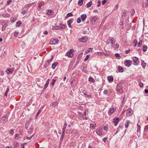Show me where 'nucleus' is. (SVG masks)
<instances>
[{"instance_id":"obj_1","label":"nucleus","mask_w":148,"mask_h":148,"mask_svg":"<svg viewBox=\"0 0 148 148\" xmlns=\"http://www.w3.org/2000/svg\"><path fill=\"white\" fill-rule=\"evenodd\" d=\"M122 84L121 83H119L116 86V90L120 94H122L123 92V90L122 87Z\"/></svg>"},{"instance_id":"obj_2","label":"nucleus","mask_w":148,"mask_h":148,"mask_svg":"<svg viewBox=\"0 0 148 148\" xmlns=\"http://www.w3.org/2000/svg\"><path fill=\"white\" fill-rule=\"evenodd\" d=\"M59 40L57 39L51 38L49 41V43L51 45H55L58 43Z\"/></svg>"},{"instance_id":"obj_3","label":"nucleus","mask_w":148,"mask_h":148,"mask_svg":"<svg viewBox=\"0 0 148 148\" xmlns=\"http://www.w3.org/2000/svg\"><path fill=\"white\" fill-rule=\"evenodd\" d=\"M103 129V126H100L96 131V133L99 136L102 135Z\"/></svg>"},{"instance_id":"obj_4","label":"nucleus","mask_w":148,"mask_h":148,"mask_svg":"<svg viewBox=\"0 0 148 148\" xmlns=\"http://www.w3.org/2000/svg\"><path fill=\"white\" fill-rule=\"evenodd\" d=\"M79 116L82 119L86 120L87 119V118L86 116V112H84L83 113H82L81 112H79L78 113Z\"/></svg>"},{"instance_id":"obj_5","label":"nucleus","mask_w":148,"mask_h":148,"mask_svg":"<svg viewBox=\"0 0 148 148\" xmlns=\"http://www.w3.org/2000/svg\"><path fill=\"white\" fill-rule=\"evenodd\" d=\"M115 42V40H114L113 38H112V46L115 49H117L119 47V44L116 43V44H114V43Z\"/></svg>"},{"instance_id":"obj_6","label":"nucleus","mask_w":148,"mask_h":148,"mask_svg":"<svg viewBox=\"0 0 148 148\" xmlns=\"http://www.w3.org/2000/svg\"><path fill=\"white\" fill-rule=\"evenodd\" d=\"M73 52H74V50L73 49H71L68 52H67L66 55L68 57H71L73 56Z\"/></svg>"},{"instance_id":"obj_7","label":"nucleus","mask_w":148,"mask_h":148,"mask_svg":"<svg viewBox=\"0 0 148 148\" xmlns=\"http://www.w3.org/2000/svg\"><path fill=\"white\" fill-rule=\"evenodd\" d=\"M119 119V118L117 117L116 118H114L113 120V123L115 126H116L118 123Z\"/></svg>"},{"instance_id":"obj_8","label":"nucleus","mask_w":148,"mask_h":148,"mask_svg":"<svg viewBox=\"0 0 148 148\" xmlns=\"http://www.w3.org/2000/svg\"><path fill=\"white\" fill-rule=\"evenodd\" d=\"M132 60L134 63V64L135 65H136L137 64L139 60L138 58L137 57H134L132 58Z\"/></svg>"},{"instance_id":"obj_9","label":"nucleus","mask_w":148,"mask_h":148,"mask_svg":"<svg viewBox=\"0 0 148 148\" xmlns=\"http://www.w3.org/2000/svg\"><path fill=\"white\" fill-rule=\"evenodd\" d=\"M132 63V61L128 60L125 61L124 62V64L126 66L129 67L130 66Z\"/></svg>"},{"instance_id":"obj_10","label":"nucleus","mask_w":148,"mask_h":148,"mask_svg":"<svg viewBox=\"0 0 148 148\" xmlns=\"http://www.w3.org/2000/svg\"><path fill=\"white\" fill-rule=\"evenodd\" d=\"M87 39L88 38L86 36H84L82 38H79L78 40L80 42H85L87 41Z\"/></svg>"},{"instance_id":"obj_11","label":"nucleus","mask_w":148,"mask_h":148,"mask_svg":"<svg viewBox=\"0 0 148 148\" xmlns=\"http://www.w3.org/2000/svg\"><path fill=\"white\" fill-rule=\"evenodd\" d=\"M133 111L132 109H128L127 111V115L128 116H131L133 114Z\"/></svg>"},{"instance_id":"obj_12","label":"nucleus","mask_w":148,"mask_h":148,"mask_svg":"<svg viewBox=\"0 0 148 148\" xmlns=\"http://www.w3.org/2000/svg\"><path fill=\"white\" fill-rule=\"evenodd\" d=\"M97 19V18L96 16H95L91 20V22L92 24H94L95 23V21Z\"/></svg>"},{"instance_id":"obj_13","label":"nucleus","mask_w":148,"mask_h":148,"mask_svg":"<svg viewBox=\"0 0 148 148\" xmlns=\"http://www.w3.org/2000/svg\"><path fill=\"white\" fill-rule=\"evenodd\" d=\"M96 126V125L95 123L93 122L90 124V128L91 129H95Z\"/></svg>"},{"instance_id":"obj_14","label":"nucleus","mask_w":148,"mask_h":148,"mask_svg":"<svg viewBox=\"0 0 148 148\" xmlns=\"http://www.w3.org/2000/svg\"><path fill=\"white\" fill-rule=\"evenodd\" d=\"M81 17L82 22H84L87 18V16L86 14H83L81 16Z\"/></svg>"},{"instance_id":"obj_15","label":"nucleus","mask_w":148,"mask_h":148,"mask_svg":"<svg viewBox=\"0 0 148 148\" xmlns=\"http://www.w3.org/2000/svg\"><path fill=\"white\" fill-rule=\"evenodd\" d=\"M54 13V12L52 10H47V14L49 15H53Z\"/></svg>"},{"instance_id":"obj_16","label":"nucleus","mask_w":148,"mask_h":148,"mask_svg":"<svg viewBox=\"0 0 148 148\" xmlns=\"http://www.w3.org/2000/svg\"><path fill=\"white\" fill-rule=\"evenodd\" d=\"M118 69L119 72L123 73L124 71L123 68L120 66H118Z\"/></svg>"},{"instance_id":"obj_17","label":"nucleus","mask_w":148,"mask_h":148,"mask_svg":"<svg viewBox=\"0 0 148 148\" xmlns=\"http://www.w3.org/2000/svg\"><path fill=\"white\" fill-rule=\"evenodd\" d=\"M14 71V70L12 69H7L6 70V72L7 74H9L10 73H12Z\"/></svg>"},{"instance_id":"obj_18","label":"nucleus","mask_w":148,"mask_h":148,"mask_svg":"<svg viewBox=\"0 0 148 148\" xmlns=\"http://www.w3.org/2000/svg\"><path fill=\"white\" fill-rule=\"evenodd\" d=\"M59 29H64L65 27V25L64 24H60L59 26Z\"/></svg>"},{"instance_id":"obj_19","label":"nucleus","mask_w":148,"mask_h":148,"mask_svg":"<svg viewBox=\"0 0 148 148\" xmlns=\"http://www.w3.org/2000/svg\"><path fill=\"white\" fill-rule=\"evenodd\" d=\"M49 79H48L46 82V83L45 84L44 87V89L45 90L48 86V84H49Z\"/></svg>"},{"instance_id":"obj_20","label":"nucleus","mask_w":148,"mask_h":148,"mask_svg":"<svg viewBox=\"0 0 148 148\" xmlns=\"http://www.w3.org/2000/svg\"><path fill=\"white\" fill-rule=\"evenodd\" d=\"M58 64V63L56 62L53 63L52 65L51 68L53 69H54Z\"/></svg>"},{"instance_id":"obj_21","label":"nucleus","mask_w":148,"mask_h":148,"mask_svg":"<svg viewBox=\"0 0 148 148\" xmlns=\"http://www.w3.org/2000/svg\"><path fill=\"white\" fill-rule=\"evenodd\" d=\"M33 127L32 126L28 131V133L29 134H32L33 132Z\"/></svg>"},{"instance_id":"obj_22","label":"nucleus","mask_w":148,"mask_h":148,"mask_svg":"<svg viewBox=\"0 0 148 148\" xmlns=\"http://www.w3.org/2000/svg\"><path fill=\"white\" fill-rule=\"evenodd\" d=\"M73 22V21H72L71 20H69L68 22H67V23H68V25L69 26V27H70V28H72V26L71 25V24Z\"/></svg>"},{"instance_id":"obj_23","label":"nucleus","mask_w":148,"mask_h":148,"mask_svg":"<svg viewBox=\"0 0 148 148\" xmlns=\"http://www.w3.org/2000/svg\"><path fill=\"white\" fill-rule=\"evenodd\" d=\"M147 47L146 45H144L143 46V51L144 52H145L147 51Z\"/></svg>"},{"instance_id":"obj_24","label":"nucleus","mask_w":148,"mask_h":148,"mask_svg":"<svg viewBox=\"0 0 148 148\" xmlns=\"http://www.w3.org/2000/svg\"><path fill=\"white\" fill-rule=\"evenodd\" d=\"M146 63L144 61H142L141 65L142 66L144 69H145V66H146Z\"/></svg>"},{"instance_id":"obj_25","label":"nucleus","mask_w":148,"mask_h":148,"mask_svg":"<svg viewBox=\"0 0 148 148\" xmlns=\"http://www.w3.org/2000/svg\"><path fill=\"white\" fill-rule=\"evenodd\" d=\"M18 145V143L17 142H14L13 143V146L14 147H17Z\"/></svg>"},{"instance_id":"obj_26","label":"nucleus","mask_w":148,"mask_h":148,"mask_svg":"<svg viewBox=\"0 0 148 148\" xmlns=\"http://www.w3.org/2000/svg\"><path fill=\"white\" fill-rule=\"evenodd\" d=\"M83 1L84 0H79L78 2V4L80 6L82 5Z\"/></svg>"},{"instance_id":"obj_27","label":"nucleus","mask_w":148,"mask_h":148,"mask_svg":"<svg viewBox=\"0 0 148 148\" xmlns=\"http://www.w3.org/2000/svg\"><path fill=\"white\" fill-rule=\"evenodd\" d=\"M137 132L140 133V126L138 123L137 124Z\"/></svg>"},{"instance_id":"obj_28","label":"nucleus","mask_w":148,"mask_h":148,"mask_svg":"<svg viewBox=\"0 0 148 148\" xmlns=\"http://www.w3.org/2000/svg\"><path fill=\"white\" fill-rule=\"evenodd\" d=\"M129 125V122L128 121H126V122L125 123V127L126 128L128 127Z\"/></svg>"},{"instance_id":"obj_29","label":"nucleus","mask_w":148,"mask_h":148,"mask_svg":"<svg viewBox=\"0 0 148 148\" xmlns=\"http://www.w3.org/2000/svg\"><path fill=\"white\" fill-rule=\"evenodd\" d=\"M92 4V2L91 1H90L88 2L86 4V7L87 8L90 7Z\"/></svg>"},{"instance_id":"obj_30","label":"nucleus","mask_w":148,"mask_h":148,"mask_svg":"<svg viewBox=\"0 0 148 148\" xmlns=\"http://www.w3.org/2000/svg\"><path fill=\"white\" fill-rule=\"evenodd\" d=\"M8 26L7 24H5L4 25L2 26V31H4L6 27Z\"/></svg>"},{"instance_id":"obj_31","label":"nucleus","mask_w":148,"mask_h":148,"mask_svg":"<svg viewBox=\"0 0 148 148\" xmlns=\"http://www.w3.org/2000/svg\"><path fill=\"white\" fill-rule=\"evenodd\" d=\"M59 29V26H55L52 28V30H58Z\"/></svg>"},{"instance_id":"obj_32","label":"nucleus","mask_w":148,"mask_h":148,"mask_svg":"<svg viewBox=\"0 0 148 148\" xmlns=\"http://www.w3.org/2000/svg\"><path fill=\"white\" fill-rule=\"evenodd\" d=\"M88 80L90 82H95L94 79L92 77H90L89 78Z\"/></svg>"},{"instance_id":"obj_33","label":"nucleus","mask_w":148,"mask_h":148,"mask_svg":"<svg viewBox=\"0 0 148 148\" xmlns=\"http://www.w3.org/2000/svg\"><path fill=\"white\" fill-rule=\"evenodd\" d=\"M58 103L57 101L54 102L52 103V106L53 107H55L58 104Z\"/></svg>"},{"instance_id":"obj_34","label":"nucleus","mask_w":148,"mask_h":148,"mask_svg":"<svg viewBox=\"0 0 148 148\" xmlns=\"http://www.w3.org/2000/svg\"><path fill=\"white\" fill-rule=\"evenodd\" d=\"M115 56L116 58L117 59H120V56L119 54V53H116L115 54Z\"/></svg>"},{"instance_id":"obj_35","label":"nucleus","mask_w":148,"mask_h":148,"mask_svg":"<svg viewBox=\"0 0 148 148\" xmlns=\"http://www.w3.org/2000/svg\"><path fill=\"white\" fill-rule=\"evenodd\" d=\"M53 55H52L51 56V58L50 59L48 60L47 61V62L48 64H49L53 60Z\"/></svg>"},{"instance_id":"obj_36","label":"nucleus","mask_w":148,"mask_h":148,"mask_svg":"<svg viewBox=\"0 0 148 148\" xmlns=\"http://www.w3.org/2000/svg\"><path fill=\"white\" fill-rule=\"evenodd\" d=\"M21 24V21H18L16 23V26L17 27H19Z\"/></svg>"},{"instance_id":"obj_37","label":"nucleus","mask_w":148,"mask_h":148,"mask_svg":"<svg viewBox=\"0 0 148 148\" xmlns=\"http://www.w3.org/2000/svg\"><path fill=\"white\" fill-rule=\"evenodd\" d=\"M41 111H42V110H40V109H39L38 110V112L36 114V118H37L38 116L40 114V113L41 112Z\"/></svg>"},{"instance_id":"obj_38","label":"nucleus","mask_w":148,"mask_h":148,"mask_svg":"<svg viewBox=\"0 0 148 148\" xmlns=\"http://www.w3.org/2000/svg\"><path fill=\"white\" fill-rule=\"evenodd\" d=\"M9 90V89L8 88L7 89L6 91L5 92V95L7 97V94Z\"/></svg>"},{"instance_id":"obj_39","label":"nucleus","mask_w":148,"mask_h":148,"mask_svg":"<svg viewBox=\"0 0 148 148\" xmlns=\"http://www.w3.org/2000/svg\"><path fill=\"white\" fill-rule=\"evenodd\" d=\"M73 16V14H72L71 12H70L68 14H67L66 15V16L68 17H70L72 16Z\"/></svg>"},{"instance_id":"obj_40","label":"nucleus","mask_w":148,"mask_h":148,"mask_svg":"<svg viewBox=\"0 0 148 148\" xmlns=\"http://www.w3.org/2000/svg\"><path fill=\"white\" fill-rule=\"evenodd\" d=\"M67 124L66 123H64V126H63V128L62 129V130H65V129H66V128L67 126Z\"/></svg>"},{"instance_id":"obj_41","label":"nucleus","mask_w":148,"mask_h":148,"mask_svg":"<svg viewBox=\"0 0 148 148\" xmlns=\"http://www.w3.org/2000/svg\"><path fill=\"white\" fill-rule=\"evenodd\" d=\"M56 81V80L55 79H53L52 82L51 83V84L52 86H53L54 85Z\"/></svg>"},{"instance_id":"obj_42","label":"nucleus","mask_w":148,"mask_h":148,"mask_svg":"<svg viewBox=\"0 0 148 148\" xmlns=\"http://www.w3.org/2000/svg\"><path fill=\"white\" fill-rule=\"evenodd\" d=\"M143 42V41L142 40H140L138 43V47H140L142 45V42Z\"/></svg>"},{"instance_id":"obj_43","label":"nucleus","mask_w":148,"mask_h":148,"mask_svg":"<svg viewBox=\"0 0 148 148\" xmlns=\"http://www.w3.org/2000/svg\"><path fill=\"white\" fill-rule=\"evenodd\" d=\"M10 20H11V22L13 23L14 22H15V21L16 18H11Z\"/></svg>"},{"instance_id":"obj_44","label":"nucleus","mask_w":148,"mask_h":148,"mask_svg":"<svg viewBox=\"0 0 148 148\" xmlns=\"http://www.w3.org/2000/svg\"><path fill=\"white\" fill-rule=\"evenodd\" d=\"M90 57V55H88L86 56L84 60L85 61H86L88 58Z\"/></svg>"},{"instance_id":"obj_45","label":"nucleus","mask_w":148,"mask_h":148,"mask_svg":"<svg viewBox=\"0 0 148 148\" xmlns=\"http://www.w3.org/2000/svg\"><path fill=\"white\" fill-rule=\"evenodd\" d=\"M44 4V3L43 2H42L40 3H39L38 5V7L39 8H41V6H42Z\"/></svg>"},{"instance_id":"obj_46","label":"nucleus","mask_w":148,"mask_h":148,"mask_svg":"<svg viewBox=\"0 0 148 148\" xmlns=\"http://www.w3.org/2000/svg\"><path fill=\"white\" fill-rule=\"evenodd\" d=\"M118 4H116L115 6V7L114 8L113 10V11H114L117 10L118 9Z\"/></svg>"},{"instance_id":"obj_47","label":"nucleus","mask_w":148,"mask_h":148,"mask_svg":"<svg viewBox=\"0 0 148 148\" xmlns=\"http://www.w3.org/2000/svg\"><path fill=\"white\" fill-rule=\"evenodd\" d=\"M9 133L12 135H13L14 134L13 130L11 129L9 131Z\"/></svg>"},{"instance_id":"obj_48","label":"nucleus","mask_w":148,"mask_h":148,"mask_svg":"<svg viewBox=\"0 0 148 148\" xmlns=\"http://www.w3.org/2000/svg\"><path fill=\"white\" fill-rule=\"evenodd\" d=\"M116 108H112V114L114 112L116 111Z\"/></svg>"},{"instance_id":"obj_49","label":"nucleus","mask_w":148,"mask_h":148,"mask_svg":"<svg viewBox=\"0 0 148 148\" xmlns=\"http://www.w3.org/2000/svg\"><path fill=\"white\" fill-rule=\"evenodd\" d=\"M147 130H148V125L146 126L144 128V130L145 131H147Z\"/></svg>"},{"instance_id":"obj_50","label":"nucleus","mask_w":148,"mask_h":148,"mask_svg":"<svg viewBox=\"0 0 148 148\" xmlns=\"http://www.w3.org/2000/svg\"><path fill=\"white\" fill-rule=\"evenodd\" d=\"M27 10H24L22 12V14L23 15L25 14L27 12Z\"/></svg>"},{"instance_id":"obj_51","label":"nucleus","mask_w":148,"mask_h":148,"mask_svg":"<svg viewBox=\"0 0 148 148\" xmlns=\"http://www.w3.org/2000/svg\"><path fill=\"white\" fill-rule=\"evenodd\" d=\"M82 93L85 96H86L87 94V92H86L84 90V91H82Z\"/></svg>"},{"instance_id":"obj_52","label":"nucleus","mask_w":148,"mask_h":148,"mask_svg":"<svg viewBox=\"0 0 148 148\" xmlns=\"http://www.w3.org/2000/svg\"><path fill=\"white\" fill-rule=\"evenodd\" d=\"M81 22V19L80 18H78L77 19V22L78 23H80Z\"/></svg>"},{"instance_id":"obj_53","label":"nucleus","mask_w":148,"mask_h":148,"mask_svg":"<svg viewBox=\"0 0 148 148\" xmlns=\"http://www.w3.org/2000/svg\"><path fill=\"white\" fill-rule=\"evenodd\" d=\"M134 14V10H132L131 11V14L132 16H133Z\"/></svg>"},{"instance_id":"obj_54","label":"nucleus","mask_w":148,"mask_h":148,"mask_svg":"<svg viewBox=\"0 0 148 148\" xmlns=\"http://www.w3.org/2000/svg\"><path fill=\"white\" fill-rule=\"evenodd\" d=\"M108 79L110 82H111V76H108Z\"/></svg>"},{"instance_id":"obj_55","label":"nucleus","mask_w":148,"mask_h":148,"mask_svg":"<svg viewBox=\"0 0 148 148\" xmlns=\"http://www.w3.org/2000/svg\"><path fill=\"white\" fill-rule=\"evenodd\" d=\"M65 130H62V137H64V134Z\"/></svg>"},{"instance_id":"obj_56","label":"nucleus","mask_w":148,"mask_h":148,"mask_svg":"<svg viewBox=\"0 0 148 148\" xmlns=\"http://www.w3.org/2000/svg\"><path fill=\"white\" fill-rule=\"evenodd\" d=\"M97 3L98 5H97V6L98 7H99L101 5V2L100 1H98L97 2Z\"/></svg>"},{"instance_id":"obj_57","label":"nucleus","mask_w":148,"mask_h":148,"mask_svg":"<svg viewBox=\"0 0 148 148\" xmlns=\"http://www.w3.org/2000/svg\"><path fill=\"white\" fill-rule=\"evenodd\" d=\"M106 2V0H104L102 1V4L103 5L105 4Z\"/></svg>"},{"instance_id":"obj_58","label":"nucleus","mask_w":148,"mask_h":148,"mask_svg":"<svg viewBox=\"0 0 148 148\" xmlns=\"http://www.w3.org/2000/svg\"><path fill=\"white\" fill-rule=\"evenodd\" d=\"M108 129V128L106 127H103V130H105V131L107 130Z\"/></svg>"},{"instance_id":"obj_59","label":"nucleus","mask_w":148,"mask_h":148,"mask_svg":"<svg viewBox=\"0 0 148 148\" xmlns=\"http://www.w3.org/2000/svg\"><path fill=\"white\" fill-rule=\"evenodd\" d=\"M18 32H15L14 34V35L15 37H16L18 36Z\"/></svg>"},{"instance_id":"obj_60","label":"nucleus","mask_w":148,"mask_h":148,"mask_svg":"<svg viewBox=\"0 0 148 148\" xmlns=\"http://www.w3.org/2000/svg\"><path fill=\"white\" fill-rule=\"evenodd\" d=\"M25 127L27 130H28L27 128L28 127V125L27 124H26L25 125Z\"/></svg>"},{"instance_id":"obj_61","label":"nucleus","mask_w":148,"mask_h":148,"mask_svg":"<svg viewBox=\"0 0 148 148\" xmlns=\"http://www.w3.org/2000/svg\"><path fill=\"white\" fill-rule=\"evenodd\" d=\"M108 114L110 115L111 114V108L109 109V111L108 112Z\"/></svg>"},{"instance_id":"obj_62","label":"nucleus","mask_w":148,"mask_h":148,"mask_svg":"<svg viewBox=\"0 0 148 148\" xmlns=\"http://www.w3.org/2000/svg\"><path fill=\"white\" fill-rule=\"evenodd\" d=\"M139 86L140 87H143V84L142 83H140L139 84Z\"/></svg>"},{"instance_id":"obj_63","label":"nucleus","mask_w":148,"mask_h":148,"mask_svg":"<svg viewBox=\"0 0 148 148\" xmlns=\"http://www.w3.org/2000/svg\"><path fill=\"white\" fill-rule=\"evenodd\" d=\"M108 91L107 90H105L103 92L104 94L107 95V94Z\"/></svg>"},{"instance_id":"obj_64","label":"nucleus","mask_w":148,"mask_h":148,"mask_svg":"<svg viewBox=\"0 0 148 148\" xmlns=\"http://www.w3.org/2000/svg\"><path fill=\"white\" fill-rule=\"evenodd\" d=\"M144 92L145 93H148V90L145 89L144 90Z\"/></svg>"}]
</instances>
